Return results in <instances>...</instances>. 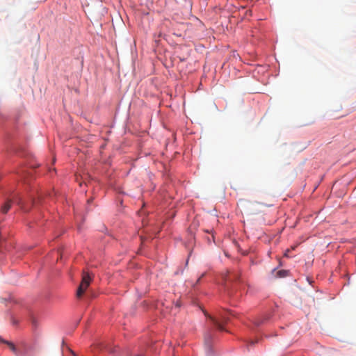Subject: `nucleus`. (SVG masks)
Instances as JSON below:
<instances>
[{
    "mask_svg": "<svg viewBox=\"0 0 356 356\" xmlns=\"http://www.w3.org/2000/svg\"><path fill=\"white\" fill-rule=\"evenodd\" d=\"M12 203L17 204L24 211H29L31 205L35 203L34 193L29 194L26 198L19 194H15L11 200H8L1 207V213H6L10 209Z\"/></svg>",
    "mask_w": 356,
    "mask_h": 356,
    "instance_id": "obj_1",
    "label": "nucleus"
},
{
    "mask_svg": "<svg viewBox=\"0 0 356 356\" xmlns=\"http://www.w3.org/2000/svg\"><path fill=\"white\" fill-rule=\"evenodd\" d=\"M92 280L91 277L88 274V273L83 271L82 274V280L81 284H79L77 291H76V297L81 298L83 294L85 293L88 287L89 286L90 282Z\"/></svg>",
    "mask_w": 356,
    "mask_h": 356,
    "instance_id": "obj_2",
    "label": "nucleus"
},
{
    "mask_svg": "<svg viewBox=\"0 0 356 356\" xmlns=\"http://www.w3.org/2000/svg\"><path fill=\"white\" fill-rule=\"evenodd\" d=\"M227 312H222L218 314L217 317H213L211 316H208L210 320L212 321L213 324L219 330H224V327L222 324L226 323L229 321V318L227 316Z\"/></svg>",
    "mask_w": 356,
    "mask_h": 356,
    "instance_id": "obj_3",
    "label": "nucleus"
},
{
    "mask_svg": "<svg viewBox=\"0 0 356 356\" xmlns=\"http://www.w3.org/2000/svg\"><path fill=\"white\" fill-rule=\"evenodd\" d=\"M212 339L213 335L209 332L204 334V348L207 353V356H212L213 350H212Z\"/></svg>",
    "mask_w": 356,
    "mask_h": 356,
    "instance_id": "obj_4",
    "label": "nucleus"
},
{
    "mask_svg": "<svg viewBox=\"0 0 356 356\" xmlns=\"http://www.w3.org/2000/svg\"><path fill=\"white\" fill-rule=\"evenodd\" d=\"M225 280L226 283L227 282H233V287L236 290L237 282L240 281L239 273L236 272L229 273V274L226 275Z\"/></svg>",
    "mask_w": 356,
    "mask_h": 356,
    "instance_id": "obj_5",
    "label": "nucleus"
},
{
    "mask_svg": "<svg viewBox=\"0 0 356 356\" xmlns=\"http://www.w3.org/2000/svg\"><path fill=\"white\" fill-rule=\"evenodd\" d=\"M17 356H35L34 348L24 344Z\"/></svg>",
    "mask_w": 356,
    "mask_h": 356,
    "instance_id": "obj_6",
    "label": "nucleus"
},
{
    "mask_svg": "<svg viewBox=\"0 0 356 356\" xmlns=\"http://www.w3.org/2000/svg\"><path fill=\"white\" fill-rule=\"evenodd\" d=\"M0 342L7 344L9 346L10 349L16 355V356H17V355H19V350H18L16 348L15 346L12 342L6 341V340L1 339V337H0Z\"/></svg>",
    "mask_w": 356,
    "mask_h": 356,
    "instance_id": "obj_7",
    "label": "nucleus"
},
{
    "mask_svg": "<svg viewBox=\"0 0 356 356\" xmlns=\"http://www.w3.org/2000/svg\"><path fill=\"white\" fill-rule=\"evenodd\" d=\"M265 320H266V318H264V317L257 318L254 319V323L257 326H259V325H261Z\"/></svg>",
    "mask_w": 356,
    "mask_h": 356,
    "instance_id": "obj_8",
    "label": "nucleus"
},
{
    "mask_svg": "<svg viewBox=\"0 0 356 356\" xmlns=\"http://www.w3.org/2000/svg\"><path fill=\"white\" fill-rule=\"evenodd\" d=\"M286 271L284 270H280L277 273L280 277H284L286 275Z\"/></svg>",
    "mask_w": 356,
    "mask_h": 356,
    "instance_id": "obj_9",
    "label": "nucleus"
},
{
    "mask_svg": "<svg viewBox=\"0 0 356 356\" xmlns=\"http://www.w3.org/2000/svg\"><path fill=\"white\" fill-rule=\"evenodd\" d=\"M35 193L38 194V201H40L41 198L42 197V194L39 193L38 191H35Z\"/></svg>",
    "mask_w": 356,
    "mask_h": 356,
    "instance_id": "obj_10",
    "label": "nucleus"
},
{
    "mask_svg": "<svg viewBox=\"0 0 356 356\" xmlns=\"http://www.w3.org/2000/svg\"><path fill=\"white\" fill-rule=\"evenodd\" d=\"M205 275V273H202V275L199 277V279L197 280V283L200 282V280Z\"/></svg>",
    "mask_w": 356,
    "mask_h": 356,
    "instance_id": "obj_11",
    "label": "nucleus"
},
{
    "mask_svg": "<svg viewBox=\"0 0 356 356\" xmlns=\"http://www.w3.org/2000/svg\"><path fill=\"white\" fill-rule=\"evenodd\" d=\"M17 174H20L22 177H24V172L22 170L20 172H17Z\"/></svg>",
    "mask_w": 356,
    "mask_h": 356,
    "instance_id": "obj_12",
    "label": "nucleus"
},
{
    "mask_svg": "<svg viewBox=\"0 0 356 356\" xmlns=\"http://www.w3.org/2000/svg\"><path fill=\"white\" fill-rule=\"evenodd\" d=\"M257 341H256V342H257ZM254 343H255V341H250V344H251V345H253Z\"/></svg>",
    "mask_w": 356,
    "mask_h": 356,
    "instance_id": "obj_13",
    "label": "nucleus"
},
{
    "mask_svg": "<svg viewBox=\"0 0 356 356\" xmlns=\"http://www.w3.org/2000/svg\"><path fill=\"white\" fill-rule=\"evenodd\" d=\"M1 177V175H0V178Z\"/></svg>",
    "mask_w": 356,
    "mask_h": 356,
    "instance_id": "obj_14",
    "label": "nucleus"
}]
</instances>
